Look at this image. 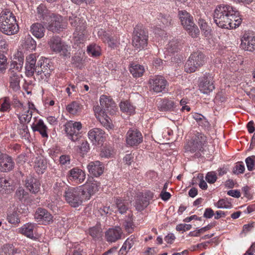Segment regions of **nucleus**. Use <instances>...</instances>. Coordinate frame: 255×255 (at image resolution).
Returning a JSON list of instances; mask_svg holds the SVG:
<instances>
[{
    "label": "nucleus",
    "instance_id": "obj_64",
    "mask_svg": "<svg viewBox=\"0 0 255 255\" xmlns=\"http://www.w3.org/2000/svg\"><path fill=\"white\" fill-rule=\"evenodd\" d=\"M192 228V226L190 224H180L177 225L176 229L178 231H186L190 230Z\"/></svg>",
    "mask_w": 255,
    "mask_h": 255
},
{
    "label": "nucleus",
    "instance_id": "obj_60",
    "mask_svg": "<svg viewBox=\"0 0 255 255\" xmlns=\"http://www.w3.org/2000/svg\"><path fill=\"white\" fill-rule=\"evenodd\" d=\"M211 228V226L208 225L198 230L196 232H190L189 235L191 237H198L200 234L209 230Z\"/></svg>",
    "mask_w": 255,
    "mask_h": 255
},
{
    "label": "nucleus",
    "instance_id": "obj_34",
    "mask_svg": "<svg viewBox=\"0 0 255 255\" xmlns=\"http://www.w3.org/2000/svg\"><path fill=\"white\" fill-rule=\"evenodd\" d=\"M37 14L39 19L43 23L52 14L50 13L43 4H40L37 8Z\"/></svg>",
    "mask_w": 255,
    "mask_h": 255
},
{
    "label": "nucleus",
    "instance_id": "obj_22",
    "mask_svg": "<svg viewBox=\"0 0 255 255\" xmlns=\"http://www.w3.org/2000/svg\"><path fill=\"white\" fill-rule=\"evenodd\" d=\"M34 218L37 222L49 224L52 221L53 216L46 209L38 208L35 212Z\"/></svg>",
    "mask_w": 255,
    "mask_h": 255
},
{
    "label": "nucleus",
    "instance_id": "obj_19",
    "mask_svg": "<svg viewBox=\"0 0 255 255\" xmlns=\"http://www.w3.org/2000/svg\"><path fill=\"white\" fill-rule=\"evenodd\" d=\"M14 162L12 158L7 154L4 155L0 158V171L8 172L11 171L14 167Z\"/></svg>",
    "mask_w": 255,
    "mask_h": 255
},
{
    "label": "nucleus",
    "instance_id": "obj_17",
    "mask_svg": "<svg viewBox=\"0 0 255 255\" xmlns=\"http://www.w3.org/2000/svg\"><path fill=\"white\" fill-rule=\"evenodd\" d=\"M241 47L246 50L253 52L255 50V35L252 33H245L242 38Z\"/></svg>",
    "mask_w": 255,
    "mask_h": 255
},
{
    "label": "nucleus",
    "instance_id": "obj_38",
    "mask_svg": "<svg viewBox=\"0 0 255 255\" xmlns=\"http://www.w3.org/2000/svg\"><path fill=\"white\" fill-rule=\"evenodd\" d=\"M102 229L99 225L90 228L88 230L89 235L94 240L100 239L102 236Z\"/></svg>",
    "mask_w": 255,
    "mask_h": 255
},
{
    "label": "nucleus",
    "instance_id": "obj_25",
    "mask_svg": "<svg viewBox=\"0 0 255 255\" xmlns=\"http://www.w3.org/2000/svg\"><path fill=\"white\" fill-rule=\"evenodd\" d=\"M25 186L30 192L36 194L40 190V183L37 179L30 176L25 180Z\"/></svg>",
    "mask_w": 255,
    "mask_h": 255
},
{
    "label": "nucleus",
    "instance_id": "obj_49",
    "mask_svg": "<svg viewBox=\"0 0 255 255\" xmlns=\"http://www.w3.org/2000/svg\"><path fill=\"white\" fill-rule=\"evenodd\" d=\"M87 51L89 54H91L93 56L96 57L101 54L100 47L95 44L88 46Z\"/></svg>",
    "mask_w": 255,
    "mask_h": 255
},
{
    "label": "nucleus",
    "instance_id": "obj_8",
    "mask_svg": "<svg viewBox=\"0 0 255 255\" xmlns=\"http://www.w3.org/2000/svg\"><path fill=\"white\" fill-rule=\"evenodd\" d=\"M64 127L69 139L73 142L80 141L81 138L80 130L82 127L80 122L70 121L65 124Z\"/></svg>",
    "mask_w": 255,
    "mask_h": 255
},
{
    "label": "nucleus",
    "instance_id": "obj_31",
    "mask_svg": "<svg viewBox=\"0 0 255 255\" xmlns=\"http://www.w3.org/2000/svg\"><path fill=\"white\" fill-rule=\"evenodd\" d=\"M129 70L134 78L140 77L144 72V68L142 65L132 62L129 67Z\"/></svg>",
    "mask_w": 255,
    "mask_h": 255
},
{
    "label": "nucleus",
    "instance_id": "obj_33",
    "mask_svg": "<svg viewBox=\"0 0 255 255\" xmlns=\"http://www.w3.org/2000/svg\"><path fill=\"white\" fill-rule=\"evenodd\" d=\"M20 251L15 248L12 244H5L1 248L0 255H19Z\"/></svg>",
    "mask_w": 255,
    "mask_h": 255
},
{
    "label": "nucleus",
    "instance_id": "obj_46",
    "mask_svg": "<svg viewBox=\"0 0 255 255\" xmlns=\"http://www.w3.org/2000/svg\"><path fill=\"white\" fill-rule=\"evenodd\" d=\"M24 46L28 50H35L36 46L35 41L30 36L28 35L25 38Z\"/></svg>",
    "mask_w": 255,
    "mask_h": 255
},
{
    "label": "nucleus",
    "instance_id": "obj_53",
    "mask_svg": "<svg viewBox=\"0 0 255 255\" xmlns=\"http://www.w3.org/2000/svg\"><path fill=\"white\" fill-rule=\"evenodd\" d=\"M7 221L11 224H17L20 222V219L18 217V213L14 211L11 213L7 214Z\"/></svg>",
    "mask_w": 255,
    "mask_h": 255
},
{
    "label": "nucleus",
    "instance_id": "obj_3",
    "mask_svg": "<svg viewBox=\"0 0 255 255\" xmlns=\"http://www.w3.org/2000/svg\"><path fill=\"white\" fill-rule=\"evenodd\" d=\"M18 30L19 27L13 13L7 9L2 10L0 13V31L11 35L16 33Z\"/></svg>",
    "mask_w": 255,
    "mask_h": 255
},
{
    "label": "nucleus",
    "instance_id": "obj_26",
    "mask_svg": "<svg viewBox=\"0 0 255 255\" xmlns=\"http://www.w3.org/2000/svg\"><path fill=\"white\" fill-rule=\"evenodd\" d=\"M156 23L158 24L160 26L159 28H155L154 29L155 33H157L158 34H161V33H158V31L162 32L161 28L164 27V26H169L171 24V18L169 15H163L161 13L159 14L157 19L155 20Z\"/></svg>",
    "mask_w": 255,
    "mask_h": 255
},
{
    "label": "nucleus",
    "instance_id": "obj_44",
    "mask_svg": "<svg viewBox=\"0 0 255 255\" xmlns=\"http://www.w3.org/2000/svg\"><path fill=\"white\" fill-rule=\"evenodd\" d=\"M98 119L101 124L107 129L112 128L113 125L111 122V119L107 116V114L102 116H99Z\"/></svg>",
    "mask_w": 255,
    "mask_h": 255
},
{
    "label": "nucleus",
    "instance_id": "obj_52",
    "mask_svg": "<svg viewBox=\"0 0 255 255\" xmlns=\"http://www.w3.org/2000/svg\"><path fill=\"white\" fill-rule=\"evenodd\" d=\"M81 145L77 146V148L79 149V152L84 155L86 154L90 150V146L88 141L84 139L80 140Z\"/></svg>",
    "mask_w": 255,
    "mask_h": 255
},
{
    "label": "nucleus",
    "instance_id": "obj_1",
    "mask_svg": "<svg viewBox=\"0 0 255 255\" xmlns=\"http://www.w3.org/2000/svg\"><path fill=\"white\" fill-rule=\"evenodd\" d=\"M99 183L93 182L87 183L82 186L69 187L64 191L63 197L71 207L77 208L84 201L89 200L99 190Z\"/></svg>",
    "mask_w": 255,
    "mask_h": 255
},
{
    "label": "nucleus",
    "instance_id": "obj_48",
    "mask_svg": "<svg viewBox=\"0 0 255 255\" xmlns=\"http://www.w3.org/2000/svg\"><path fill=\"white\" fill-rule=\"evenodd\" d=\"M66 109L69 113L75 115L80 112L81 108L79 103L73 102L67 105Z\"/></svg>",
    "mask_w": 255,
    "mask_h": 255
},
{
    "label": "nucleus",
    "instance_id": "obj_18",
    "mask_svg": "<svg viewBox=\"0 0 255 255\" xmlns=\"http://www.w3.org/2000/svg\"><path fill=\"white\" fill-rule=\"evenodd\" d=\"M100 105L105 111L110 115L116 113L117 108L115 102L106 95H102L100 99Z\"/></svg>",
    "mask_w": 255,
    "mask_h": 255
},
{
    "label": "nucleus",
    "instance_id": "obj_29",
    "mask_svg": "<svg viewBox=\"0 0 255 255\" xmlns=\"http://www.w3.org/2000/svg\"><path fill=\"white\" fill-rule=\"evenodd\" d=\"M31 128L34 131H37L43 137H47V127L41 119L38 120L36 124H33Z\"/></svg>",
    "mask_w": 255,
    "mask_h": 255
},
{
    "label": "nucleus",
    "instance_id": "obj_14",
    "mask_svg": "<svg viewBox=\"0 0 255 255\" xmlns=\"http://www.w3.org/2000/svg\"><path fill=\"white\" fill-rule=\"evenodd\" d=\"M127 143L129 146H135L142 141V135L136 129H129L126 134Z\"/></svg>",
    "mask_w": 255,
    "mask_h": 255
},
{
    "label": "nucleus",
    "instance_id": "obj_56",
    "mask_svg": "<svg viewBox=\"0 0 255 255\" xmlns=\"http://www.w3.org/2000/svg\"><path fill=\"white\" fill-rule=\"evenodd\" d=\"M215 205L218 208L225 209H230L232 206L231 203L224 199L219 200L218 202L216 203Z\"/></svg>",
    "mask_w": 255,
    "mask_h": 255
},
{
    "label": "nucleus",
    "instance_id": "obj_9",
    "mask_svg": "<svg viewBox=\"0 0 255 255\" xmlns=\"http://www.w3.org/2000/svg\"><path fill=\"white\" fill-rule=\"evenodd\" d=\"M51 50L65 57L70 56V47L62 41L59 36H53L48 43Z\"/></svg>",
    "mask_w": 255,
    "mask_h": 255
},
{
    "label": "nucleus",
    "instance_id": "obj_62",
    "mask_svg": "<svg viewBox=\"0 0 255 255\" xmlns=\"http://www.w3.org/2000/svg\"><path fill=\"white\" fill-rule=\"evenodd\" d=\"M205 178L209 183L213 184L216 181L217 177L215 172H209L207 174Z\"/></svg>",
    "mask_w": 255,
    "mask_h": 255
},
{
    "label": "nucleus",
    "instance_id": "obj_43",
    "mask_svg": "<svg viewBox=\"0 0 255 255\" xmlns=\"http://www.w3.org/2000/svg\"><path fill=\"white\" fill-rule=\"evenodd\" d=\"M10 109V100L8 97H4L0 100V112H5Z\"/></svg>",
    "mask_w": 255,
    "mask_h": 255
},
{
    "label": "nucleus",
    "instance_id": "obj_35",
    "mask_svg": "<svg viewBox=\"0 0 255 255\" xmlns=\"http://www.w3.org/2000/svg\"><path fill=\"white\" fill-rule=\"evenodd\" d=\"M174 108V103L168 99L162 100L158 104V109L160 111H172Z\"/></svg>",
    "mask_w": 255,
    "mask_h": 255
},
{
    "label": "nucleus",
    "instance_id": "obj_12",
    "mask_svg": "<svg viewBox=\"0 0 255 255\" xmlns=\"http://www.w3.org/2000/svg\"><path fill=\"white\" fill-rule=\"evenodd\" d=\"M214 77L211 74H206L201 80L200 90L204 94H208L215 89Z\"/></svg>",
    "mask_w": 255,
    "mask_h": 255
},
{
    "label": "nucleus",
    "instance_id": "obj_57",
    "mask_svg": "<svg viewBox=\"0 0 255 255\" xmlns=\"http://www.w3.org/2000/svg\"><path fill=\"white\" fill-rule=\"evenodd\" d=\"M27 192H26L22 187H19L16 190L15 197L19 201H22L27 196Z\"/></svg>",
    "mask_w": 255,
    "mask_h": 255
},
{
    "label": "nucleus",
    "instance_id": "obj_51",
    "mask_svg": "<svg viewBox=\"0 0 255 255\" xmlns=\"http://www.w3.org/2000/svg\"><path fill=\"white\" fill-rule=\"evenodd\" d=\"M37 68H39L40 69L39 70H42V71H43L44 72L46 71H47V72L50 73L51 72L50 66L47 62V59L45 60L41 58L37 63Z\"/></svg>",
    "mask_w": 255,
    "mask_h": 255
},
{
    "label": "nucleus",
    "instance_id": "obj_30",
    "mask_svg": "<svg viewBox=\"0 0 255 255\" xmlns=\"http://www.w3.org/2000/svg\"><path fill=\"white\" fill-rule=\"evenodd\" d=\"M30 30L35 37L41 38L44 35L45 29L42 24L35 23L31 25Z\"/></svg>",
    "mask_w": 255,
    "mask_h": 255
},
{
    "label": "nucleus",
    "instance_id": "obj_45",
    "mask_svg": "<svg viewBox=\"0 0 255 255\" xmlns=\"http://www.w3.org/2000/svg\"><path fill=\"white\" fill-rule=\"evenodd\" d=\"M68 188L66 183L61 180L56 182L53 187L54 192L57 195L61 194L62 191H65L66 189Z\"/></svg>",
    "mask_w": 255,
    "mask_h": 255
},
{
    "label": "nucleus",
    "instance_id": "obj_54",
    "mask_svg": "<svg viewBox=\"0 0 255 255\" xmlns=\"http://www.w3.org/2000/svg\"><path fill=\"white\" fill-rule=\"evenodd\" d=\"M27 114L26 115L24 113H20L18 115V119L21 124L28 123L30 121L32 116V112L27 111Z\"/></svg>",
    "mask_w": 255,
    "mask_h": 255
},
{
    "label": "nucleus",
    "instance_id": "obj_7",
    "mask_svg": "<svg viewBox=\"0 0 255 255\" xmlns=\"http://www.w3.org/2000/svg\"><path fill=\"white\" fill-rule=\"evenodd\" d=\"M148 33L141 25H136L134 29L132 45L138 50L143 49L147 45Z\"/></svg>",
    "mask_w": 255,
    "mask_h": 255
},
{
    "label": "nucleus",
    "instance_id": "obj_15",
    "mask_svg": "<svg viewBox=\"0 0 255 255\" xmlns=\"http://www.w3.org/2000/svg\"><path fill=\"white\" fill-rule=\"evenodd\" d=\"M68 180L79 184L82 183L86 178L85 172L78 167L70 169L67 173Z\"/></svg>",
    "mask_w": 255,
    "mask_h": 255
},
{
    "label": "nucleus",
    "instance_id": "obj_16",
    "mask_svg": "<svg viewBox=\"0 0 255 255\" xmlns=\"http://www.w3.org/2000/svg\"><path fill=\"white\" fill-rule=\"evenodd\" d=\"M153 197V193L150 191L145 192L139 196L135 202V207L137 211L143 210L149 204V201Z\"/></svg>",
    "mask_w": 255,
    "mask_h": 255
},
{
    "label": "nucleus",
    "instance_id": "obj_58",
    "mask_svg": "<svg viewBox=\"0 0 255 255\" xmlns=\"http://www.w3.org/2000/svg\"><path fill=\"white\" fill-rule=\"evenodd\" d=\"M246 163L248 170H253L255 167V156L253 155L247 157L246 159Z\"/></svg>",
    "mask_w": 255,
    "mask_h": 255
},
{
    "label": "nucleus",
    "instance_id": "obj_10",
    "mask_svg": "<svg viewBox=\"0 0 255 255\" xmlns=\"http://www.w3.org/2000/svg\"><path fill=\"white\" fill-rule=\"evenodd\" d=\"M45 22L47 23V28L49 30L52 32H57L64 28V24L62 22V17L59 15H56L53 13L49 16Z\"/></svg>",
    "mask_w": 255,
    "mask_h": 255
},
{
    "label": "nucleus",
    "instance_id": "obj_24",
    "mask_svg": "<svg viewBox=\"0 0 255 255\" xmlns=\"http://www.w3.org/2000/svg\"><path fill=\"white\" fill-rule=\"evenodd\" d=\"M89 173L95 177L100 176L104 170V165L99 161L90 162L87 166Z\"/></svg>",
    "mask_w": 255,
    "mask_h": 255
},
{
    "label": "nucleus",
    "instance_id": "obj_50",
    "mask_svg": "<svg viewBox=\"0 0 255 255\" xmlns=\"http://www.w3.org/2000/svg\"><path fill=\"white\" fill-rule=\"evenodd\" d=\"M132 215L129 214L126 218L124 222V227L128 233H131L133 231L134 225L132 222Z\"/></svg>",
    "mask_w": 255,
    "mask_h": 255
},
{
    "label": "nucleus",
    "instance_id": "obj_2",
    "mask_svg": "<svg viewBox=\"0 0 255 255\" xmlns=\"http://www.w3.org/2000/svg\"><path fill=\"white\" fill-rule=\"evenodd\" d=\"M237 11L228 4H221L214 10L213 19L215 23L219 27L225 29H233L239 26L242 19L237 16Z\"/></svg>",
    "mask_w": 255,
    "mask_h": 255
},
{
    "label": "nucleus",
    "instance_id": "obj_32",
    "mask_svg": "<svg viewBox=\"0 0 255 255\" xmlns=\"http://www.w3.org/2000/svg\"><path fill=\"white\" fill-rule=\"evenodd\" d=\"M34 168L38 174H43L47 168L46 161L41 157H36Z\"/></svg>",
    "mask_w": 255,
    "mask_h": 255
},
{
    "label": "nucleus",
    "instance_id": "obj_27",
    "mask_svg": "<svg viewBox=\"0 0 255 255\" xmlns=\"http://www.w3.org/2000/svg\"><path fill=\"white\" fill-rule=\"evenodd\" d=\"M9 83L10 87L13 91H16L19 90V82L20 77L13 70L9 69Z\"/></svg>",
    "mask_w": 255,
    "mask_h": 255
},
{
    "label": "nucleus",
    "instance_id": "obj_40",
    "mask_svg": "<svg viewBox=\"0 0 255 255\" xmlns=\"http://www.w3.org/2000/svg\"><path fill=\"white\" fill-rule=\"evenodd\" d=\"M34 224L27 223L24 225L21 228V232L22 234L29 238H32L33 236V229Z\"/></svg>",
    "mask_w": 255,
    "mask_h": 255
},
{
    "label": "nucleus",
    "instance_id": "obj_61",
    "mask_svg": "<svg viewBox=\"0 0 255 255\" xmlns=\"http://www.w3.org/2000/svg\"><path fill=\"white\" fill-rule=\"evenodd\" d=\"M94 111L96 117L98 119L99 116H102L106 114H108L106 111L104 110V108L100 106H97L94 107Z\"/></svg>",
    "mask_w": 255,
    "mask_h": 255
},
{
    "label": "nucleus",
    "instance_id": "obj_20",
    "mask_svg": "<svg viewBox=\"0 0 255 255\" xmlns=\"http://www.w3.org/2000/svg\"><path fill=\"white\" fill-rule=\"evenodd\" d=\"M36 56L31 54L26 57L25 64V75L28 77H31L34 75L35 68H37Z\"/></svg>",
    "mask_w": 255,
    "mask_h": 255
},
{
    "label": "nucleus",
    "instance_id": "obj_47",
    "mask_svg": "<svg viewBox=\"0 0 255 255\" xmlns=\"http://www.w3.org/2000/svg\"><path fill=\"white\" fill-rule=\"evenodd\" d=\"M198 24L201 30L204 32L205 35L207 36L210 33L211 29L205 19L200 17L198 18Z\"/></svg>",
    "mask_w": 255,
    "mask_h": 255
},
{
    "label": "nucleus",
    "instance_id": "obj_41",
    "mask_svg": "<svg viewBox=\"0 0 255 255\" xmlns=\"http://www.w3.org/2000/svg\"><path fill=\"white\" fill-rule=\"evenodd\" d=\"M117 208L119 212L123 214L128 210V203L121 198H117L116 200Z\"/></svg>",
    "mask_w": 255,
    "mask_h": 255
},
{
    "label": "nucleus",
    "instance_id": "obj_23",
    "mask_svg": "<svg viewBox=\"0 0 255 255\" xmlns=\"http://www.w3.org/2000/svg\"><path fill=\"white\" fill-rule=\"evenodd\" d=\"M105 132L99 128H94L88 133V137L93 144L100 143L103 141Z\"/></svg>",
    "mask_w": 255,
    "mask_h": 255
},
{
    "label": "nucleus",
    "instance_id": "obj_55",
    "mask_svg": "<svg viewBox=\"0 0 255 255\" xmlns=\"http://www.w3.org/2000/svg\"><path fill=\"white\" fill-rule=\"evenodd\" d=\"M45 206L51 210L53 212L56 213L58 210L56 200L54 201L50 199L46 200L45 202Z\"/></svg>",
    "mask_w": 255,
    "mask_h": 255
},
{
    "label": "nucleus",
    "instance_id": "obj_21",
    "mask_svg": "<svg viewBox=\"0 0 255 255\" xmlns=\"http://www.w3.org/2000/svg\"><path fill=\"white\" fill-rule=\"evenodd\" d=\"M123 232L121 228L116 227L114 228L109 229L105 233L106 241L109 243H114L122 238Z\"/></svg>",
    "mask_w": 255,
    "mask_h": 255
},
{
    "label": "nucleus",
    "instance_id": "obj_36",
    "mask_svg": "<svg viewBox=\"0 0 255 255\" xmlns=\"http://www.w3.org/2000/svg\"><path fill=\"white\" fill-rule=\"evenodd\" d=\"M39 68H35L33 76L32 77L39 82H47L50 77V74L47 71H42V70H39Z\"/></svg>",
    "mask_w": 255,
    "mask_h": 255
},
{
    "label": "nucleus",
    "instance_id": "obj_13",
    "mask_svg": "<svg viewBox=\"0 0 255 255\" xmlns=\"http://www.w3.org/2000/svg\"><path fill=\"white\" fill-rule=\"evenodd\" d=\"M148 83L150 90L156 93L162 92L167 84L166 80L161 76H156L150 79Z\"/></svg>",
    "mask_w": 255,
    "mask_h": 255
},
{
    "label": "nucleus",
    "instance_id": "obj_37",
    "mask_svg": "<svg viewBox=\"0 0 255 255\" xmlns=\"http://www.w3.org/2000/svg\"><path fill=\"white\" fill-rule=\"evenodd\" d=\"M103 41L107 43L111 48L116 47L118 44H122L118 40L117 37H111L108 33L105 32L101 37Z\"/></svg>",
    "mask_w": 255,
    "mask_h": 255
},
{
    "label": "nucleus",
    "instance_id": "obj_28",
    "mask_svg": "<svg viewBox=\"0 0 255 255\" xmlns=\"http://www.w3.org/2000/svg\"><path fill=\"white\" fill-rule=\"evenodd\" d=\"M13 182L9 178H0V191L2 193H8L13 190Z\"/></svg>",
    "mask_w": 255,
    "mask_h": 255
},
{
    "label": "nucleus",
    "instance_id": "obj_63",
    "mask_svg": "<svg viewBox=\"0 0 255 255\" xmlns=\"http://www.w3.org/2000/svg\"><path fill=\"white\" fill-rule=\"evenodd\" d=\"M245 168L243 162H239L237 163L233 169V172L235 174H238L239 173H243L245 171Z\"/></svg>",
    "mask_w": 255,
    "mask_h": 255
},
{
    "label": "nucleus",
    "instance_id": "obj_6",
    "mask_svg": "<svg viewBox=\"0 0 255 255\" xmlns=\"http://www.w3.org/2000/svg\"><path fill=\"white\" fill-rule=\"evenodd\" d=\"M179 18L181 23L188 33L193 38L199 35L200 31L193 21V17L185 10L178 12Z\"/></svg>",
    "mask_w": 255,
    "mask_h": 255
},
{
    "label": "nucleus",
    "instance_id": "obj_5",
    "mask_svg": "<svg viewBox=\"0 0 255 255\" xmlns=\"http://www.w3.org/2000/svg\"><path fill=\"white\" fill-rule=\"evenodd\" d=\"M206 60V56L200 51L192 53L185 65V71L192 73L203 66Z\"/></svg>",
    "mask_w": 255,
    "mask_h": 255
},
{
    "label": "nucleus",
    "instance_id": "obj_39",
    "mask_svg": "<svg viewBox=\"0 0 255 255\" xmlns=\"http://www.w3.org/2000/svg\"><path fill=\"white\" fill-rule=\"evenodd\" d=\"M10 64V70H16L17 71H20L23 67L24 63L23 56H17L14 58Z\"/></svg>",
    "mask_w": 255,
    "mask_h": 255
},
{
    "label": "nucleus",
    "instance_id": "obj_59",
    "mask_svg": "<svg viewBox=\"0 0 255 255\" xmlns=\"http://www.w3.org/2000/svg\"><path fill=\"white\" fill-rule=\"evenodd\" d=\"M178 47V43L177 40H173L170 41L167 45V48L171 53H173L177 51Z\"/></svg>",
    "mask_w": 255,
    "mask_h": 255
},
{
    "label": "nucleus",
    "instance_id": "obj_4",
    "mask_svg": "<svg viewBox=\"0 0 255 255\" xmlns=\"http://www.w3.org/2000/svg\"><path fill=\"white\" fill-rule=\"evenodd\" d=\"M206 136L202 133L197 132L193 140L185 146V152L194 153V157L199 158L204 152V146L206 143Z\"/></svg>",
    "mask_w": 255,
    "mask_h": 255
},
{
    "label": "nucleus",
    "instance_id": "obj_11",
    "mask_svg": "<svg viewBox=\"0 0 255 255\" xmlns=\"http://www.w3.org/2000/svg\"><path fill=\"white\" fill-rule=\"evenodd\" d=\"M69 20L71 25L75 27L77 35L79 36L80 38H83L86 34V25L85 20L74 15L69 16Z\"/></svg>",
    "mask_w": 255,
    "mask_h": 255
},
{
    "label": "nucleus",
    "instance_id": "obj_42",
    "mask_svg": "<svg viewBox=\"0 0 255 255\" xmlns=\"http://www.w3.org/2000/svg\"><path fill=\"white\" fill-rule=\"evenodd\" d=\"M121 110L123 112L127 113L130 115L134 113V107L128 101L122 102L120 104Z\"/></svg>",
    "mask_w": 255,
    "mask_h": 255
}]
</instances>
